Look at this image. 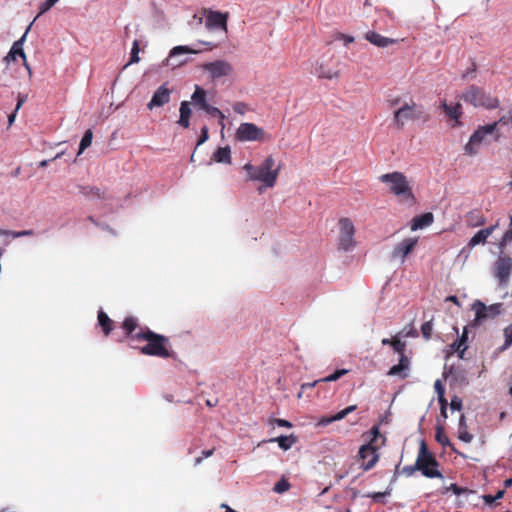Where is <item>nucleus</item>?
<instances>
[{
  "mask_svg": "<svg viewBox=\"0 0 512 512\" xmlns=\"http://www.w3.org/2000/svg\"><path fill=\"white\" fill-rule=\"evenodd\" d=\"M365 436L368 442L360 447L358 455L362 461V469L368 471L378 462L377 451L384 444L385 439L377 426H374Z\"/></svg>",
  "mask_w": 512,
  "mask_h": 512,
  "instance_id": "f257e3e1",
  "label": "nucleus"
},
{
  "mask_svg": "<svg viewBox=\"0 0 512 512\" xmlns=\"http://www.w3.org/2000/svg\"><path fill=\"white\" fill-rule=\"evenodd\" d=\"M201 69L213 83H226L233 80L235 76L233 64L224 59L205 62L201 65Z\"/></svg>",
  "mask_w": 512,
  "mask_h": 512,
  "instance_id": "f03ea898",
  "label": "nucleus"
},
{
  "mask_svg": "<svg viewBox=\"0 0 512 512\" xmlns=\"http://www.w3.org/2000/svg\"><path fill=\"white\" fill-rule=\"evenodd\" d=\"M281 168L282 163L272 155H269L257 166V174L254 176V181L262 183L264 188H272L277 182Z\"/></svg>",
  "mask_w": 512,
  "mask_h": 512,
  "instance_id": "7ed1b4c3",
  "label": "nucleus"
},
{
  "mask_svg": "<svg viewBox=\"0 0 512 512\" xmlns=\"http://www.w3.org/2000/svg\"><path fill=\"white\" fill-rule=\"evenodd\" d=\"M136 338L145 343L140 347L143 354L157 357H168V341L165 337L151 331L136 334Z\"/></svg>",
  "mask_w": 512,
  "mask_h": 512,
  "instance_id": "20e7f679",
  "label": "nucleus"
},
{
  "mask_svg": "<svg viewBox=\"0 0 512 512\" xmlns=\"http://www.w3.org/2000/svg\"><path fill=\"white\" fill-rule=\"evenodd\" d=\"M496 126V123H492L479 127L464 146V153L468 156H476L484 145L497 138Z\"/></svg>",
  "mask_w": 512,
  "mask_h": 512,
  "instance_id": "39448f33",
  "label": "nucleus"
},
{
  "mask_svg": "<svg viewBox=\"0 0 512 512\" xmlns=\"http://www.w3.org/2000/svg\"><path fill=\"white\" fill-rule=\"evenodd\" d=\"M379 181L384 183L389 191L404 200L412 201L413 193L406 176L401 172L386 173L379 177Z\"/></svg>",
  "mask_w": 512,
  "mask_h": 512,
  "instance_id": "423d86ee",
  "label": "nucleus"
},
{
  "mask_svg": "<svg viewBox=\"0 0 512 512\" xmlns=\"http://www.w3.org/2000/svg\"><path fill=\"white\" fill-rule=\"evenodd\" d=\"M269 139L266 131L254 123H241L235 131V140L239 142H264Z\"/></svg>",
  "mask_w": 512,
  "mask_h": 512,
  "instance_id": "0eeeda50",
  "label": "nucleus"
},
{
  "mask_svg": "<svg viewBox=\"0 0 512 512\" xmlns=\"http://www.w3.org/2000/svg\"><path fill=\"white\" fill-rule=\"evenodd\" d=\"M202 51L203 50L200 48L186 45L175 46L170 50L167 58L163 61V65L171 69L179 68L188 62L187 55L198 54Z\"/></svg>",
  "mask_w": 512,
  "mask_h": 512,
  "instance_id": "6e6552de",
  "label": "nucleus"
},
{
  "mask_svg": "<svg viewBox=\"0 0 512 512\" xmlns=\"http://www.w3.org/2000/svg\"><path fill=\"white\" fill-rule=\"evenodd\" d=\"M437 466V461L427 451L425 444L422 443L416 461V468L427 478H442V474L437 469Z\"/></svg>",
  "mask_w": 512,
  "mask_h": 512,
  "instance_id": "1a4fd4ad",
  "label": "nucleus"
},
{
  "mask_svg": "<svg viewBox=\"0 0 512 512\" xmlns=\"http://www.w3.org/2000/svg\"><path fill=\"white\" fill-rule=\"evenodd\" d=\"M192 103L205 111L210 116H218L219 117V125L221 126V133L223 134V130L225 128L224 119L225 115L220 111L217 107L211 106L207 102V93L206 91L200 87L199 85H195L194 93L191 96Z\"/></svg>",
  "mask_w": 512,
  "mask_h": 512,
  "instance_id": "9d476101",
  "label": "nucleus"
},
{
  "mask_svg": "<svg viewBox=\"0 0 512 512\" xmlns=\"http://www.w3.org/2000/svg\"><path fill=\"white\" fill-rule=\"evenodd\" d=\"M339 237L338 245L339 248L344 251H350L355 247V227L352 221L348 218H341L338 223Z\"/></svg>",
  "mask_w": 512,
  "mask_h": 512,
  "instance_id": "9b49d317",
  "label": "nucleus"
},
{
  "mask_svg": "<svg viewBox=\"0 0 512 512\" xmlns=\"http://www.w3.org/2000/svg\"><path fill=\"white\" fill-rule=\"evenodd\" d=\"M462 99L465 102L472 104L475 107H486V108H495L498 105L497 99L487 95L482 90L471 87L469 88L463 95Z\"/></svg>",
  "mask_w": 512,
  "mask_h": 512,
  "instance_id": "f8f14e48",
  "label": "nucleus"
},
{
  "mask_svg": "<svg viewBox=\"0 0 512 512\" xmlns=\"http://www.w3.org/2000/svg\"><path fill=\"white\" fill-rule=\"evenodd\" d=\"M471 309L475 313L474 322L481 324L488 319L498 316L501 313L502 304L494 303L487 306L482 301L476 300L473 302Z\"/></svg>",
  "mask_w": 512,
  "mask_h": 512,
  "instance_id": "ddd939ff",
  "label": "nucleus"
},
{
  "mask_svg": "<svg viewBox=\"0 0 512 512\" xmlns=\"http://www.w3.org/2000/svg\"><path fill=\"white\" fill-rule=\"evenodd\" d=\"M421 114V110L415 103H406L402 107L394 113L395 122L403 126L407 122L419 117Z\"/></svg>",
  "mask_w": 512,
  "mask_h": 512,
  "instance_id": "4468645a",
  "label": "nucleus"
},
{
  "mask_svg": "<svg viewBox=\"0 0 512 512\" xmlns=\"http://www.w3.org/2000/svg\"><path fill=\"white\" fill-rule=\"evenodd\" d=\"M313 72L320 78L334 79L340 74L339 64L332 60H321L315 63Z\"/></svg>",
  "mask_w": 512,
  "mask_h": 512,
  "instance_id": "2eb2a0df",
  "label": "nucleus"
},
{
  "mask_svg": "<svg viewBox=\"0 0 512 512\" xmlns=\"http://www.w3.org/2000/svg\"><path fill=\"white\" fill-rule=\"evenodd\" d=\"M171 90L167 84L160 85L153 93L150 101L147 104V108L152 111L156 108H160L170 102Z\"/></svg>",
  "mask_w": 512,
  "mask_h": 512,
  "instance_id": "dca6fc26",
  "label": "nucleus"
},
{
  "mask_svg": "<svg viewBox=\"0 0 512 512\" xmlns=\"http://www.w3.org/2000/svg\"><path fill=\"white\" fill-rule=\"evenodd\" d=\"M512 270V259L507 256H500L496 263L494 274L500 284H505L510 276Z\"/></svg>",
  "mask_w": 512,
  "mask_h": 512,
  "instance_id": "f3484780",
  "label": "nucleus"
},
{
  "mask_svg": "<svg viewBox=\"0 0 512 512\" xmlns=\"http://www.w3.org/2000/svg\"><path fill=\"white\" fill-rule=\"evenodd\" d=\"M417 243V238H406L392 251L391 258L395 261H399L400 263L404 262L405 257L413 250L414 246Z\"/></svg>",
  "mask_w": 512,
  "mask_h": 512,
  "instance_id": "a211bd4d",
  "label": "nucleus"
},
{
  "mask_svg": "<svg viewBox=\"0 0 512 512\" xmlns=\"http://www.w3.org/2000/svg\"><path fill=\"white\" fill-rule=\"evenodd\" d=\"M499 227V221H497L494 225H491L487 228L479 230L468 242V246L470 248H474L477 245H484L487 242V239L493 234V232Z\"/></svg>",
  "mask_w": 512,
  "mask_h": 512,
  "instance_id": "6ab92c4d",
  "label": "nucleus"
},
{
  "mask_svg": "<svg viewBox=\"0 0 512 512\" xmlns=\"http://www.w3.org/2000/svg\"><path fill=\"white\" fill-rule=\"evenodd\" d=\"M205 26L210 29L226 31V15L220 12L210 11L205 18Z\"/></svg>",
  "mask_w": 512,
  "mask_h": 512,
  "instance_id": "aec40b11",
  "label": "nucleus"
},
{
  "mask_svg": "<svg viewBox=\"0 0 512 512\" xmlns=\"http://www.w3.org/2000/svg\"><path fill=\"white\" fill-rule=\"evenodd\" d=\"M365 39L371 44L381 48L388 47L389 45L395 43V40L384 37L374 31L367 32L365 34Z\"/></svg>",
  "mask_w": 512,
  "mask_h": 512,
  "instance_id": "412c9836",
  "label": "nucleus"
},
{
  "mask_svg": "<svg viewBox=\"0 0 512 512\" xmlns=\"http://www.w3.org/2000/svg\"><path fill=\"white\" fill-rule=\"evenodd\" d=\"M442 107L446 115L450 118L451 121H453V126L460 124V117L462 114L460 104H456L453 106L448 105L446 102H443Z\"/></svg>",
  "mask_w": 512,
  "mask_h": 512,
  "instance_id": "4be33fe9",
  "label": "nucleus"
},
{
  "mask_svg": "<svg viewBox=\"0 0 512 512\" xmlns=\"http://www.w3.org/2000/svg\"><path fill=\"white\" fill-rule=\"evenodd\" d=\"M179 113H180V116H179L178 124L180 126H182L183 128H188L190 125V116L192 113L191 108H190V102H188V101L181 102L180 108H179Z\"/></svg>",
  "mask_w": 512,
  "mask_h": 512,
  "instance_id": "5701e85b",
  "label": "nucleus"
},
{
  "mask_svg": "<svg viewBox=\"0 0 512 512\" xmlns=\"http://www.w3.org/2000/svg\"><path fill=\"white\" fill-rule=\"evenodd\" d=\"M408 366H409V360L404 354H402L400 357L399 363L397 365H394L393 367H391L388 374L391 376L405 377L406 373H404V372H405V370L408 369Z\"/></svg>",
  "mask_w": 512,
  "mask_h": 512,
  "instance_id": "b1692460",
  "label": "nucleus"
},
{
  "mask_svg": "<svg viewBox=\"0 0 512 512\" xmlns=\"http://www.w3.org/2000/svg\"><path fill=\"white\" fill-rule=\"evenodd\" d=\"M433 222V215L432 213H425L421 215L420 217H417L413 220L411 224V230L416 231L418 229H423L425 227H428Z\"/></svg>",
  "mask_w": 512,
  "mask_h": 512,
  "instance_id": "393cba45",
  "label": "nucleus"
},
{
  "mask_svg": "<svg viewBox=\"0 0 512 512\" xmlns=\"http://www.w3.org/2000/svg\"><path fill=\"white\" fill-rule=\"evenodd\" d=\"M467 347V331L464 329L462 335L450 345V348L453 352L459 353V356L462 358Z\"/></svg>",
  "mask_w": 512,
  "mask_h": 512,
  "instance_id": "a878e982",
  "label": "nucleus"
},
{
  "mask_svg": "<svg viewBox=\"0 0 512 512\" xmlns=\"http://www.w3.org/2000/svg\"><path fill=\"white\" fill-rule=\"evenodd\" d=\"M213 160L217 163H231V150L230 147H220L213 154Z\"/></svg>",
  "mask_w": 512,
  "mask_h": 512,
  "instance_id": "bb28decb",
  "label": "nucleus"
},
{
  "mask_svg": "<svg viewBox=\"0 0 512 512\" xmlns=\"http://www.w3.org/2000/svg\"><path fill=\"white\" fill-rule=\"evenodd\" d=\"M17 57H20L25 61L26 54L24 52L23 48H20L18 44H12L9 52L7 55L3 58L4 62L10 63L12 61H15Z\"/></svg>",
  "mask_w": 512,
  "mask_h": 512,
  "instance_id": "cd10ccee",
  "label": "nucleus"
},
{
  "mask_svg": "<svg viewBox=\"0 0 512 512\" xmlns=\"http://www.w3.org/2000/svg\"><path fill=\"white\" fill-rule=\"evenodd\" d=\"M270 442H276L281 449L286 451L293 446V444L296 442V438L294 435L279 436L271 439Z\"/></svg>",
  "mask_w": 512,
  "mask_h": 512,
  "instance_id": "c85d7f7f",
  "label": "nucleus"
},
{
  "mask_svg": "<svg viewBox=\"0 0 512 512\" xmlns=\"http://www.w3.org/2000/svg\"><path fill=\"white\" fill-rule=\"evenodd\" d=\"M98 324L103 329L105 335H108L112 330V320L104 311H99L98 313Z\"/></svg>",
  "mask_w": 512,
  "mask_h": 512,
  "instance_id": "c756f323",
  "label": "nucleus"
},
{
  "mask_svg": "<svg viewBox=\"0 0 512 512\" xmlns=\"http://www.w3.org/2000/svg\"><path fill=\"white\" fill-rule=\"evenodd\" d=\"M139 53H140L139 42H138V40H134L132 43V48H131V52H130V60L123 68L125 69L129 65L138 63L140 61Z\"/></svg>",
  "mask_w": 512,
  "mask_h": 512,
  "instance_id": "7c9ffc66",
  "label": "nucleus"
},
{
  "mask_svg": "<svg viewBox=\"0 0 512 512\" xmlns=\"http://www.w3.org/2000/svg\"><path fill=\"white\" fill-rule=\"evenodd\" d=\"M92 139H93L92 131L87 130L81 139L78 155H81L83 153V151L91 145Z\"/></svg>",
  "mask_w": 512,
  "mask_h": 512,
  "instance_id": "2f4dec72",
  "label": "nucleus"
},
{
  "mask_svg": "<svg viewBox=\"0 0 512 512\" xmlns=\"http://www.w3.org/2000/svg\"><path fill=\"white\" fill-rule=\"evenodd\" d=\"M30 235H33L32 230L10 231V230L0 229V236H11L13 238H20V237L30 236Z\"/></svg>",
  "mask_w": 512,
  "mask_h": 512,
  "instance_id": "473e14b6",
  "label": "nucleus"
},
{
  "mask_svg": "<svg viewBox=\"0 0 512 512\" xmlns=\"http://www.w3.org/2000/svg\"><path fill=\"white\" fill-rule=\"evenodd\" d=\"M512 242V227L508 229L500 241L498 242V248L502 252Z\"/></svg>",
  "mask_w": 512,
  "mask_h": 512,
  "instance_id": "72a5a7b5",
  "label": "nucleus"
},
{
  "mask_svg": "<svg viewBox=\"0 0 512 512\" xmlns=\"http://www.w3.org/2000/svg\"><path fill=\"white\" fill-rule=\"evenodd\" d=\"M503 335L505 342L504 345L499 349L500 351L508 349L512 344V323L504 329Z\"/></svg>",
  "mask_w": 512,
  "mask_h": 512,
  "instance_id": "f704fd0d",
  "label": "nucleus"
},
{
  "mask_svg": "<svg viewBox=\"0 0 512 512\" xmlns=\"http://www.w3.org/2000/svg\"><path fill=\"white\" fill-rule=\"evenodd\" d=\"M436 440L444 446L450 444V441L444 432V428L440 424L436 427Z\"/></svg>",
  "mask_w": 512,
  "mask_h": 512,
  "instance_id": "c9c22d12",
  "label": "nucleus"
},
{
  "mask_svg": "<svg viewBox=\"0 0 512 512\" xmlns=\"http://www.w3.org/2000/svg\"><path fill=\"white\" fill-rule=\"evenodd\" d=\"M137 323L136 320L132 317L126 318L123 322V328L125 329L127 335L135 337L133 335V331L136 327Z\"/></svg>",
  "mask_w": 512,
  "mask_h": 512,
  "instance_id": "e433bc0d",
  "label": "nucleus"
},
{
  "mask_svg": "<svg viewBox=\"0 0 512 512\" xmlns=\"http://www.w3.org/2000/svg\"><path fill=\"white\" fill-rule=\"evenodd\" d=\"M290 488V484L286 479L279 480L273 488V491L278 494H282L286 491H288Z\"/></svg>",
  "mask_w": 512,
  "mask_h": 512,
  "instance_id": "4c0bfd02",
  "label": "nucleus"
},
{
  "mask_svg": "<svg viewBox=\"0 0 512 512\" xmlns=\"http://www.w3.org/2000/svg\"><path fill=\"white\" fill-rule=\"evenodd\" d=\"M434 389H435V392L437 393V396H438V402L447 401L445 399V396H444L445 390H444V386H443L441 380L437 379L435 381Z\"/></svg>",
  "mask_w": 512,
  "mask_h": 512,
  "instance_id": "58836bf2",
  "label": "nucleus"
},
{
  "mask_svg": "<svg viewBox=\"0 0 512 512\" xmlns=\"http://www.w3.org/2000/svg\"><path fill=\"white\" fill-rule=\"evenodd\" d=\"M243 170L247 173V179L254 181V176L257 174V167L252 165L250 162L243 166Z\"/></svg>",
  "mask_w": 512,
  "mask_h": 512,
  "instance_id": "ea45409f",
  "label": "nucleus"
},
{
  "mask_svg": "<svg viewBox=\"0 0 512 512\" xmlns=\"http://www.w3.org/2000/svg\"><path fill=\"white\" fill-rule=\"evenodd\" d=\"M59 0H46L39 6V14L42 15L49 11Z\"/></svg>",
  "mask_w": 512,
  "mask_h": 512,
  "instance_id": "a19ab883",
  "label": "nucleus"
},
{
  "mask_svg": "<svg viewBox=\"0 0 512 512\" xmlns=\"http://www.w3.org/2000/svg\"><path fill=\"white\" fill-rule=\"evenodd\" d=\"M458 438L465 443H470L473 439V436L467 431V428H463L458 429Z\"/></svg>",
  "mask_w": 512,
  "mask_h": 512,
  "instance_id": "79ce46f5",
  "label": "nucleus"
},
{
  "mask_svg": "<svg viewBox=\"0 0 512 512\" xmlns=\"http://www.w3.org/2000/svg\"><path fill=\"white\" fill-rule=\"evenodd\" d=\"M390 494V489H387L385 492H375V493H368L364 495L365 497L372 498L375 501H380L383 497Z\"/></svg>",
  "mask_w": 512,
  "mask_h": 512,
  "instance_id": "37998d69",
  "label": "nucleus"
},
{
  "mask_svg": "<svg viewBox=\"0 0 512 512\" xmlns=\"http://www.w3.org/2000/svg\"><path fill=\"white\" fill-rule=\"evenodd\" d=\"M450 408L452 411H460L462 409V400L459 397L454 396L451 399Z\"/></svg>",
  "mask_w": 512,
  "mask_h": 512,
  "instance_id": "c03bdc74",
  "label": "nucleus"
},
{
  "mask_svg": "<svg viewBox=\"0 0 512 512\" xmlns=\"http://www.w3.org/2000/svg\"><path fill=\"white\" fill-rule=\"evenodd\" d=\"M432 329H433L432 323L429 322V321L422 325L421 331H422V334H423L424 338H426V339L430 338V335L432 333Z\"/></svg>",
  "mask_w": 512,
  "mask_h": 512,
  "instance_id": "a18cd8bd",
  "label": "nucleus"
},
{
  "mask_svg": "<svg viewBox=\"0 0 512 512\" xmlns=\"http://www.w3.org/2000/svg\"><path fill=\"white\" fill-rule=\"evenodd\" d=\"M391 346L393 347L395 352L400 353L401 355L404 353L405 344L400 340L392 341Z\"/></svg>",
  "mask_w": 512,
  "mask_h": 512,
  "instance_id": "49530a36",
  "label": "nucleus"
},
{
  "mask_svg": "<svg viewBox=\"0 0 512 512\" xmlns=\"http://www.w3.org/2000/svg\"><path fill=\"white\" fill-rule=\"evenodd\" d=\"M208 138H209L208 128L206 126H204L201 129V136H200V139L197 142V146H200V145L204 144L208 140Z\"/></svg>",
  "mask_w": 512,
  "mask_h": 512,
  "instance_id": "de8ad7c7",
  "label": "nucleus"
},
{
  "mask_svg": "<svg viewBox=\"0 0 512 512\" xmlns=\"http://www.w3.org/2000/svg\"><path fill=\"white\" fill-rule=\"evenodd\" d=\"M30 28H31V24L27 27L26 31L21 36V38L18 39L17 41H15L13 44H18L20 48H23L24 43H25V41L27 39V35H28L29 31H30Z\"/></svg>",
  "mask_w": 512,
  "mask_h": 512,
  "instance_id": "09e8293b",
  "label": "nucleus"
},
{
  "mask_svg": "<svg viewBox=\"0 0 512 512\" xmlns=\"http://www.w3.org/2000/svg\"><path fill=\"white\" fill-rule=\"evenodd\" d=\"M27 98H28L27 94H18V101H17L16 107H15L16 111L20 110L22 105L26 102Z\"/></svg>",
  "mask_w": 512,
  "mask_h": 512,
  "instance_id": "8fccbe9b",
  "label": "nucleus"
},
{
  "mask_svg": "<svg viewBox=\"0 0 512 512\" xmlns=\"http://www.w3.org/2000/svg\"><path fill=\"white\" fill-rule=\"evenodd\" d=\"M440 404V410H441V416L443 417V419H447L448 418V415H447V401H444V402H439Z\"/></svg>",
  "mask_w": 512,
  "mask_h": 512,
  "instance_id": "3c124183",
  "label": "nucleus"
},
{
  "mask_svg": "<svg viewBox=\"0 0 512 512\" xmlns=\"http://www.w3.org/2000/svg\"><path fill=\"white\" fill-rule=\"evenodd\" d=\"M275 424L279 427H287V428L292 427V424L289 421L284 420V419H276Z\"/></svg>",
  "mask_w": 512,
  "mask_h": 512,
  "instance_id": "603ef678",
  "label": "nucleus"
},
{
  "mask_svg": "<svg viewBox=\"0 0 512 512\" xmlns=\"http://www.w3.org/2000/svg\"><path fill=\"white\" fill-rule=\"evenodd\" d=\"M333 421L332 417H322L319 421H318V426H327L329 424H331Z\"/></svg>",
  "mask_w": 512,
  "mask_h": 512,
  "instance_id": "864d4df0",
  "label": "nucleus"
},
{
  "mask_svg": "<svg viewBox=\"0 0 512 512\" xmlns=\"http://www.w3.org/2000/svg\"><path fill=\"white\" fill-rule=\"evenodd\" d=\"M338 379L339 378H338L336 372H334L333 374H331L329 376H326V377L320 379L319 381H321V382H333V381H336Z\"/></svg>",
  "mask_w": 512,
  "mask_h": 512,
  "instance_id": "5fc2aeb1",
  "label": "nucleus"
},
{
  "mask_svg": "<svg viewBox=\"0 0 512 512\" xmlns=\"http://www.w3.org/2000/svg\"><path fill=\"white\" fill-rule=\"evenodd\" d=\"M346 416L347 415H346V413H345V411L343 409V410L339 411L338 413H336L334 416H331V417H332L333 421L335 422V421H340V420L344 419Z\"/></svg>",
  "mask_w": 512,
  "mask_h": 512,
  "instance_id": "6e6d98bb",
  "label": "nucleus"
},
{
  "mask_svg": "<svg viewBox=\"0 0 512 512\" xmlns=\"http://www.w3.org/2000/svg\"><path fill=\"white\" fill-rule=\"evenodd\" d=\"M320 381L319 380H316L314 382H311V383H304L301 385V390H305V389H310V388H313L316 386V384H318Z\"/></svg>",
  "mask_w": 512,
  "mask_h": 512,
  "instance_id": "4d7b16f0",
  "label": "nucleus"
},
{
  "mask_svg": "<svg viewBox=\"0 0 512 512\" xmlns=\"http://www.w3.org/2000/svg\"><path fill=\"white\" fill-rule=\"evenodd\" d=\"M340 38L344 41L345 45H348L354 41V37L348 35H341Z\"/></svg>",
  "mask_w": 512,
  "mask_h": 512,
  "instance_id": "13d9d810",
  "label": "nucleus"
},
{
  "mask_svg": "<svg viewBox=\"0 0 512 512\" xmlns=\"http://www.w3.org/2000/svg\"><path fill=\"white\" fill-rule=\"evenodd\" d=\"M467 428L464 415L460 416L458 429Z\"/></svg>",
  "mask_w": 512,
  "mask_h": 512,
  "instance_id": "bf43d9fd",
  "label": "nucleus"
},
{
  "mask_svg": "<svg viewBox=\"0 0 512 512\" xmlns=\"http://www.w3.org/2000/svg\"><path fill=\"white\" fill-rule=\"evenodd\" d=\"M234 110L238 113H244V105L241 103H238L234 106Z\"/></svg>",
  "mask_w": 512,
  "mask_h": 512,
  "instance_id": "052dcab7",
  "label": "nucleus"
},
{
  "mask_svg": "<svg viewBox=\"0 0 512 512\" xmlns=\"http://www.w3.org/2000/svg\"><path fill=\"white\" fill-rule=\"evenodd\" d=\"M23 62H24L23 65H24V67H25L29 77H31L32 76V69H31L30 65L28 64V62H27V58Z\"/></svg>",
  "mask_w": 512,
  "mask_h": 512,
  "instance_id": "680f3d73",
  "label": "nucleus"
},
{
  "mask_svg": "<svg viewBox=\"0 0 512 512\" xmlns=\"http://www.w3.org/2000/svg\"><path fill=\"white\" fill-rule=\"evenodd\" d=\"M200 44L207 46V50H212L217 46L216 44H214L212 42H200Z\"/></svg>",
  "mask_w": 512,
  "mask_h": 512,
  "instance_id": "e2e57ef3",
  "label": "nucleus"
},
{
  "mask_svg": "<svg viewBox=\"0 0 512 512\" xmlns=\"http://www.w3.org/2000/svg\"><path fill=\"white\" fill-rule=\"evenodd\" d=\"M17 112H18V111H16V110H15V111H14V112H13V113L8 117L9 125H12V124L14 123L15 118H16V113H17Z\"/></svg>",
  "mask_w": 512,
  "mask_h": 512,
  "instance_id": "0e129e2a",
  "label": "nucleus"
},
{
  "mask_svg": "<svg viewBox=\"0 0 512 512\" xmlns=\"http://www.w3.org/2000/svg\"><path fill=\"white\" fill-rule=\"evenodd\" d=\"M484 500L487 504H492L496 500V498H494L490 495H486V496H484Z\"/></svg>",
  "mask_w": 512,
  "mask_h": 512,
  "instance_id": "69168bd1",
  "label": "nucleus"
},
{
  "mask_svg": "<svg viewBox=\"0 0 512 512\" xmlns=\"http://www.w3.org/2000/svg\"><path fill=\"white\" fill-rule=\"evenodd\" d=\"M356 409V405H350L344 409L346 415L350 414Z\"/></svg>",
  "mask_w": 512,
  "mask_h": 512,
  "instance_id": "338daca9",
  "label": "nucleus"
},
{
  "mask_svg": "<svg viewBox=\"0 0 512 512\" xmlns=\"http://www.w3.org/2000/svg\"><path fill=\"white\" fill-rule=\"evenodd\" d=\"M338 378L342 377L343 375L347 374L348 373V370L347 369H339V370H336L335 371Z\"/></svg>",
  "mask_w": 512,
  "mask_h": 512,
  "instance_id": "774afa93",
  "label": "nucleus"
}]
</instances>
